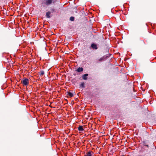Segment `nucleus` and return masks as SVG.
Wrapping results in <instances>:
<instances>
[{
    "mask_svg": "<svg viewBox=\"0 0 156 156\" xmlns=\"http://www.w3.org/2000/svg\"><path fill=\"white\" fill-rule=\"evenodd\" d=\"M105 53L106 54V55H105L100 58V59L98 60V61L99 62H101L103 61L104 60L106 59L107 58L109 57L111 55V54H109L108 50V49H106V50Z\"/></svg>",
    "mask_w": 156,
    "mask_h": 156,
    "instance_id": "f257e3e1",
    "label": "nucleus"
},
{
    "mask_svg": "<svg viewBox=\"0 0 156 156\" xmlns=\"http://www.w3.org/2000/svg\"><path fill=\"white\" fill-rule=\"evenodd\" d=\"M56 1V0H46L45 4L47 5H49L51 4H54Z\"/></svg>",
    "mask_w": 156,
    "mask_h": 156,
    "instance_id": "f03ea898",
    "label": "nucleus"
},
{
    "mask_svg": "<svg viewBox=\"0 0 156 156\" xmlns=\"http://www.w3.org/2000/svg\"><path fill=\"white\" fill-rule=\"evenodd\" d=\"M29 80L27 78H24L23 80L21 81V83L25 86H27L29 84Z\"/></svg>",
    "mask_w": 156,
    "mask_h": 156,
    "instance_id": "7ed1b4c3",
    "label": "nucleus"
},
{
    "mask_svg": "<svg viewBox=\"0 0 156 156\" xmlns=\"http://www.w3.org/2000/svg\"><path fill=\"white\" fill-rule=\"evenodd\" d=\"M94 153L93 151H90L87 153H86V154L84 156H94Z\"/></svg>",
    "mask_w": 156,
    "mask_h": 156,
    "instance_id": "20e7f679",
    "label": "nucleus"
},
{
    "mask_svg": "<svg viewBox=\"0 0 156 156\" xmlns=\"http://www.w3.org/2000/svg\"><path fill=\"white\" fill-rule=\"evenodd\" d=\"M75 94V93L74 92H73L72 93L69 91L67 92V95H68L69 97L71 98L73 97Z\"/></svg>",
    "mask_w": 156,
    "mask_h": 156,
    "instance_id": "39448f33",
    "label": "nucleus"
},
{
    "mask_svg": "<svg viewBox=\"0 0 156 156\" xmlns=\"http://www.w3.org/2000/svg\"><path fill=\"white\" fill-rule=\"evenodd\" d=\"M91 47L92 48L96 50L98 49L97 45L96 44L94 43H92L91 44Z\"/></svg>",
    "mask_w": 156,
    "mask_h": 156,
    "instance_id": "423d86ee",
    "label": "nucleus"
},
{
    "mask_svg": "<svg viewBox=\"0 0 156 156\" xmlns=\"http://www.w3.org/2000/svg\"><path fill=\"white\" fill-rule=\"evenodd\" d=\"M88 74H85L82 76V79L85 80H86L87 79V76H88Z\"/></svg>",
    "mask_w": 156,
    "mask_h": 156,
    "instance_id": "0eeeda50",
    "label": "nucleus"
},
{
    "mask_svg": "<svg viewBox=\"0 0 156 156\" xmlns=\"http://www.w3.org/2000/svg\"><path fill=\"white\" fill-rule=\"evenodd\" d=\"M50 14L51 12L49 11H48L46 13L45 16L47 18H50Z\"/></svg>",
    "mask_w": 156,
    "mask_h": 156,
    "instance_id": "6e6552de",
    "label": "nucleus"
},
{
    "mask_svg": "<svg viewBox=\"0 0 156 156\" xmlns=\"http://www.w3.org/2000/svg\"><path fill=\"white\" fill-rule=\"evenodd\" d=\"M78 128V130L82 132L84 130V129L83 127V126H79Z\"/></svg>",
    "mask_w": 156,
    "mask_h": 156,
    "instance_id": "1a4fd4ad",
    "label": "nucleus"
},
{
    "mask_svg": "<svg viewBox=\"0 0 156 156\" xmlns=\"http://www.w3.org/2000/svg\"><path fill=\"white\" fill-rule=\"evenodd\" d=\"M83 71V69L82 67H79L76 70V71L78 72H80Z\"/></svg>",
    "mask_w": 156,
    "mask_h": 156,
    "instance_id": "9d476101",
    "label": "nucleus"
},
{
    "mask_svg": "<svg viewBox=\"0 0 156 156\" xmlns=\"http://www.w3.org/2000/svg\"><path fill=\"white\" fill-rule=\"evenodd\" d=\"M84 83L83 82H82L80 84V87H81L82 88H84L85 87L84 85Z\"/></svg>",
    "mask_w": 156,
    "mask_h": 156,
    "instance_id": "9b49d317",
    "label": "nucleus"
},
{
    "mask_svg": "<svg viewBox=\"0 0 156 156\" xmlns=\"http://www.w3.org/2000/svg\"><path fill=\"white\" fill-rule=\"evenodd\" d=\"M147 141H144L143 142L144 144V146H147V147H149V146L147 144Z\"/></svg>",
    "mask_w": 156,
    "mask_h": 156,
    "instance_id": "f8f14e48",
    "label": "nucleus"
},
{
    "mask_svg": "<svg viewBox=\"0 0 156 156\" xmlns=\"http://www.w3.org/2000/svg\"><path fill=\"white\" fill-rule=\"evenodd\" d=\"M41 76H43L44 73V72L43 70H41L40 72Z\"/></svg>",
    "mask_w": 156,
    "mask_h": 156,
    "instance_id": "ddd939ff",
    "label": "nucleus"
},
{
    "mask_svg": "<svg viewBox=\"0 0 156 156\" xmlns=\"http://www.w3.org/2000/svg\"><path fill=\"white\" fill-rule=\"evenodd\" d=\"M70 20L72 21H74V18L73 16H71L70 18Z\"/></svg>",
    "mask_w": 156,
    "mask_h": 156,
    "instance_id": "4468645a",
    "label": "nucleus"
},
{
    "mask_svg": "<svg viewBox=\"0 0 156 156\" xmlns=\"http://www.w3.org/2000/svg\"><path fill=\"white\" fill-rule=\"evenodd\" d=\"M51 11V12H55V9L53 8H51L50 9Z\"/></svg>",
    "mask_w": 156,
    "mask_h": 156,
    "instance_id": "2eb2a0df",
    "label": "nucleus"
},
{
    "mask_svg": "<svg viewBox=\"0 0 156 156\" xmlns=\"http://www.w3.org/2000/svg\"><path fill=\"white\" fill-rule=\"evenodd\" d=\"M76 75V74H74V75Z\"/></svg>",
    "mask_w": 156,
    "mask_h": 156,
    "instance_id": "dca6fc26",
    "label": "nucleus"
},
{
    "mask_svg": "<svg viewBox=\"0 0 156 156\" xmlns=\"http://www.w3.org/2000/svg\"><path fill=\"white\" fill-rule=\"evenodd\" d=\"M124 156V155H122V156Z\"/></svg>",
    "mask_w": 156,
    "mask_h": 156,
    "instance_id": "f3484780",
    "label": "nucleus"
}]
</instances>
